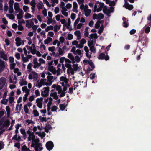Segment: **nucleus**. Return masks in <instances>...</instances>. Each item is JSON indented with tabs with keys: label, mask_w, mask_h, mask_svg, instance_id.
Masks as SVG:
<instances>
[{
	"label": "nucleus",
	"mask_w": 151,
	"mask_h": 151,
	"mask_svg": "<svg viewBox=\"0 0 151 151\" xmlns=\"http://www.w3.org/2000/svg\"><path fill=\"white\" fill-rule=\"evenodd\" d=\"M71 67V65H70V66H66L68 68L67 70V72L68 74L69 75H73L74 73L77 71H79L81 69V67L79 66L78 64L73 63Z\"/></svg>",
	"instance_id": "f257e3e1"
},
{
	"label": "nucleus",
	"mask_w": 151,
	"mask_h": 151,
	"mask_svg": "<svg viewBox=\"0 0 151 151\" xmlns=\"http://www.w3.org/2000/svg\"><path fill=\"white\" fill-rule=\"evenodd\" d=\"M60 84L63 87L64 91H66L67 88L70 86V84L69 83V80L65 75L60 77Z\"/></svg>",
	"instance_id": "f03ea898"
},
{
	"label": "nucleus",
	"mask_w": 151,
	"mask_h": 151,
	"mask_svg": "<svg viewBox=\"0 0 151 151\" xmlns=\"http://www.w3.org/2000/svg\"><path fill=\"white\" fill-rule=\"evenodd\" d=\"M28 78L29 80H32L33 82H36L38 81V73L35 71H32L29 72Z\"/></svg>",
	"instance_id": "7ed1b4c3"
},
{
	"label": "nucleus",
	"mask_w": 151,
	"mask_h": 151,
	"mask_svg": "<svg viewBox=\"0 0 151 151\" xmlns=\"http://www.w3.org/2000/svg\"><path fill=\"white\" fill-rule=\"evenodd\" d=\"M68 57L71 60L72 63H75L76 62H79L81 60V57H80V56H79L78 55H76L74 57L71 53L68 54Z\"/></svg>",
	"instance_id": "20e7f679"
},
{
	"label": "nucleus",
	"mask_w": 151,
	"mask_h": 151,
	"mask_svg": "<svg viewBox=\"0 0 151 151\" xmlns=\"http://www.w3.org/2000/svg\"><path fill=\"white\" fill-rule=\"evenodd\" d=\"M80 9L81 10H83L85 13V15L86 17H88L90 15L91 11L88 9V6L87 4H82L80 5Z\"/></svg>",
	"instance_id": "39448f33"
},
{
	"label": "nucleus",
	"mask_w": 151,
	"mask_h": 151,
	"mask_svg": "<svg viewBox=\"0 0 151 151\" xmlns=\"http://www.w3.org/2000/svg\"><path fill=\"white\" fill-rule=\"evenodd\" d=\"M22 90L23 93H25L23 97V101L24 102H25L27 99V97L29 94L30 90L27 88V86L22 87Z\"/></svg>",
	"instance_id": "423d86ee"
},
{
	"label": "nucleus",
	"mask_w": 151,
	"mask_h": 151,
	"mask_svg": "<svg viewBox=\"0 0 151 151\" xmlns=\"http://www.w3.org/2000/svg\"><path fill=\"white\" fill-rule=\"evenodd\" d=\"M104 4L102 2L97 1L94 7V12H97L101 11L104 6Z\"/></svg>",
	"instance_id": "0eeeda50"
},
{
	"label": "nucleus",
	"mask_w": 151,
	"mask_h": 151,
	"mask_svg": "<svg viewBox=\"0 0 151 151\" xmlns=\"http://www.w3.org/2000/svg\"><path fill=\"white\" fill-rule=\"evenodd\" d=\"M7 81L6 79L4 77H1L0 78V89L1 90L6 87Z\"/></svg>",
	"instance_id": "6e6552de"
},
{
	"label": "nucleus",
	"mask_w": 151,
	"mask_h": 151,
	"mask_svg": "<svg viewBox=\"0 0 151 151\" xmlns=\"http://www.w3.org/2000/svg\"><path fill=\"white\" fill-rule=\"evenodd\" d=\"M114 10V8L113 7H111L109 9H107L106 6H104L103 9L104 13L108 16H110V14L113 12Z\"/></svg>",
	"instance_id": "1a4fd4ad"
},
{
	"label": "nucleus",
	"mask_w": 151,
	"mask_h": 151,
	"mask_svg": "<svg viewBox=\"0 0 151 151\" xmlns=\"http://www.w3.org/2000/svg\"><path fill=\"white\" fill-rule=\"evenodd\" d=\"M17 79V76L13 74L10 75L8 78V81L10 83L16 84Z\"/></svg>",
	"instance_id": "9d476101"
},
{
	"label": "nucleus",
	"mask_w": 151,
	"mask_h": 151,
	"mask_svg": "<svg viewBox=\"0 0 151 151\" xmlns=\"http://www.w3.org/2000/svg\"><path fill=\"white\" fill-rule=\"evenodd\" d=\"M19 83L20 86H25L27 84L28 82L27 81V78L24 75L21 77L19 80Z\"/></svg>",
	"instance_id": "9b49d317"
},
{
	"label": "nucleus",
	"mask_w": 151,
	"mask_h": 151,
	"mask_svg": "<svg viewBox=\"0 0 151 151\" xmlns=\"http://www.w3.org/2000/svg\"><path fill=\"white\" fill-rule=\"evenodd\" d=\"M71 52H72L75 55H78L80 56V57H82L83 54L82 53L81 51L79 49H76V47H72L71 50Z\"/></svg>",
	"instance_id": "f8f14e48"
},
{
	"label": "nucleus",
	"mask_w": 151,
	"mask_h": 151,
	"mask_svg": "<svg viewBox=\"0 0 151 151\" xmlns=\"http://www.w3.org/2000/svg\"><path fill=\"white\" fill-rule=\"evenodd\" d=\"M50 88L49 87L44 88L42 91L41 95L43 97H47L49 94Z\"/></svg>",
	"instance_id": "ddd939ff"
},
{
	"label": "nucleus",
	"mask_w": 151,
	"mask_h": 151,
	"mask_svg": "<svg viewBox=\"0 0 151 151\" xmlns=\"http://www.w3.org/2000/svg\"><path fill=\"white\" fill-rule=\"evenodd\" d=\"M47 86H50L52 85V82L54 81V78L53 76H52L51 74H49L47 77Z\"/></svg>",
	"instance_id": "4468645a"
},
{
	"label": "nucleus",
	"mask_w": 151,
	"mask_h": 151,
	"mask_svg": "<svg viewBox=\"0 0 151 151\" xmlns=\"http://www.w3.org/2000/svg\"><path fill=\"white\" fill-rule=\"evenodd\" d=\"M43 101V98L42 97L37 98L36 100V103L37 105L40 109H41L42 107Z\"/></svg>",
	"instance_id": "2eb2a0df"
},
{
	"label": "nucleus",
	"mask_w": 151,
	"mask_h": 151,
	"mask_svg": "<svg viewBox=\"0 0 151 151\" xmlns=\"http://www.w3.org/2000/svg\"><path fill=\"white\" fill-rule=\"evenodd\" d=\"M27 133L29 135L28 137V141H30L35 139V136L34 135L33 132L30 131V129L27 131Z\"/></svg>",
	"instance_id": "dca6fc26"
},
{
	"label": "nucleus",
	"mask_w": 151,
	"mask_h": 151,
	"mask_svg": "<svg viewBox=\"0 0 151 151\" xmlns=\"http://www.w3.org/2000/svg\"><path fill=\"white\" fill-rule=\"evenodd\" d=\"M15 41L16 45L17 47L24 45V40H22L19 37H17L16 38Z\"/></svg>",
	"instance_id": "f3484780"
},
{
	"label": "nucleus",
	"mask_w": 151,
	"mask_h": 151,
	"mask_svg": "<svg viewBox=\"0 0 151 151\" xmlns=\"http://www.w3.org/2000/svg\"><path fill=\"white\" fill-rule=\"evenodd\" d=\"M26 47L27 49L31 51V53L32 54H35L36 50L34 44H32L31 46L26 45Z\"/></svg>",
	"instance_id": "a211bd4d"
},
{
	"label": "nucleus",
	"mask_w": 151,
	"mask_h": 151,
	"mask_svg": "<svg viewBox=\"0 0 151 151\" xmlns=\"http://www.w3.org/2000/svg\"><path fill=\"white\" fill-rule=\"evenodd\" d=\"M74 85L75 87V89L77 87L79 86H80L82 87H86V84L85 82L79 81L78 82H75L74 83Z\"/></svg>",
	"instance_id": "6ab92c4d"
},
{
	"label": "nucleus",
	"mask_w": 151,
	"mask_h": 151,
	"mask_svg": "<svg viewBox=\"0 0 151 151\" xmlns=\"http://www.w3.org/2000/svg\"><path fill=\"white\" fill-rule=\"evenodd\" d=\"M86 40L84 38H82L79 41V43L76 45V47L78 48H82L84 44L86 43Z\"/></svg>",
	"instance_id": "aec40b11"
},
{
	"label": "nucleus",
	"mask_w": 151,
	"mask_h": 151,
	"mask_svg": "<svg viewBox=\"0 0 151 151\" xmlns=\"http://www.w3.org/2000/svg\"><path fill=\"white\" fill-rule=\"evenodd\" d=\"M104 17V15L101 13H100L98 14H94L93 16V19L94 20H100L103 19Z\"/></svg>",
	"instance_id": "412c9836"
},
{
	"label": "nucleus",
	"mask_w": 151,
	"mask_h": 151,
	"mask_svg": "<svg viewBox=\"0 0 151 151\" xmlns=\"http://www.w3.org/2000/svg\"><path fill=\"white\" fill-rule=\"evenodd\" d=\"M15 14L16 15L17 19L19 20L23 17L24 12L22 10L15 13Z\"/></svg>",
	"instance_id": "4be33fe9"
},
{
	"label": "nucleus",
	"mask_w": 151,
	"mask_h": 151,
	"mask_svg": "<svg viewBox=\"0 0 151 151\" xmlns=\"http://www.w3.org/2000/svg\"><path fill=\"white\" fill-rule=\"evenodd\" d=\"M33 25H34V23L31 19L26 21V26L28 28H31Z\"/></svg>",
	"instance_id": "5701e85b"
},
{
	"label": "nucleus",
	"mask_w": 151,
	"mask_h": 151,
	"mask_svg": "<svg viewBox=\"0 0 151 151\" xmlns=\"http://www.w3.org/2000/svg\"><path fill=\"white\" fill-rule=\"evenodd\" d=\"M46 146L47 148L49 151H50L53 147L54 145L53 142L52 141H50L47 142L46 143Z\"/></svg>",
	"instance_id": "b1692460"
},
{
	"label": "nucleus",
	"mask_w": 151,
	"mask_h": 151,
	"mask_svg": "<svg viewBox=\"0 0 151 151\" xmlns=\"http://www.w3.org/2000/svg\"><path fill=\"white\" fill-rule=\"evenodd\" d=\"M6 64V62L0 59V72L4 70Z\"/></svg>",
	"instance_id": "393cba45"
},
{
	"label": "nucleus",
	"mask_w": 151,
	"mask_h": 151,
	"mask_svg": "<svg viewBox=\"0 0 151 151\" xmlns=\"http://www.w3.org/2000/svg\"><path fill=\"white\" fill-rule=\"evenodd\" d=\"M14 6L15 10V13L22 10V9L20 8V5L19 3H15L14 4Z\"/></svg>",
	"instance_id": "a878e982"
},
{
	"label": "nucleus",
	"mask_w": 151,
	"mask_h": 151,
	"mask_svg": "<svg viewBox=\"0 0 151 151\" xmlns=\"http://www.w3.org/2000/svg\"><path fill=\"white\" fill-rule=\"evenodd\" d=\"M98 58L101 59H104L106 60H107L109 59V57L108 55H106L105 56V54L104 53H102L99 55L98 57Z\"/></svg>",
	"instance_id": "bb28decb"
},
{
	"label": "nucleus",
	"mask_w": 151,
	"mask_h": 151,
	"mask_svg": "<svg viewBox=\"0 0 151 151\" xmlns=\"http://www.w3.org/2000/svg\"><path fill=\"white\" fill-rule=\"evenodd\" d=\"M32 141V144L31 145V146L32 147H34L36 150L37 149V145L38 142L37 139H35Z\"/></svg>",
	"instance_id": "cd10ccee"
},
{
	"label": "nucleus",
	"mask_w": 151,
	"mask_h": 151,
	"mask_svg": "<svg viewBox=\"0 0 151 151\" xmlns=\"http://www.w3.org/2000/svg\"><path fill=\"white\" fill-rule=\"evenodd\" d=\"M0 57L5 61L8 60L7 55L5 54L4 51H0Z\"/></svg>",
	"instance_id": "c85d7f7f"
},
{
	"label": "nucleus",
	"mask_w": 151,
	"mask_h": 151,
	"mask_svg": "<svg viewBox=\"0 0 151 151\" xmlns=\"http://www.w3.org/2000/svg\"><path fill=\"white\" fill-rule=\"evenodd\" d=\"M20 132L23 135V137L24 139L27 137V135L26 134L27 132H26L25 129L23 128H22L20 129Z\"/></svg>",
	"instance_id": "c756f323"
},
{
	"label": "nucleus",
	"mask_w": 151,
	"mask_h": 151,
	"mask_svg": "<svg viewBox=\"0 0 151 151\" xmlns=\"http://www.w3.org/2000/svg\"><path fill=\"white\" fill-rule=\"evenodd\" d=\"M84 50L86 52V54L87 57L90 58L91 56V53L89 52V50L87 46H85L84 48Z\"/></svg>",
	"instance_id": "7c9ffc66"
},
{
	"label": "nucleus",
	"mask_w": 151,
	"mask_h": 151,
	"mask_svg": "<svg viewBox=\"0 0 151 151\" xmlns=\"http://www.w3.org/2000/svg\"><path fill=\"white\" fill-rule=\"evenodd\" d=\"M12 139V140H15L18 142H20L21 140V138L19 135L15 134L13 137Z\"/></svg>",
	"instance_id": "2f4dec72"
},
{
	"label": "nucleus",
	"mask_w": 151,
	"mask_h": 151,
	"mask_svg": "<svg viewBox=\"0 0 151 151\" xmlns=\"http://www.w3.org/2000/svg\"><path fill=\"white\" fill-rule=\"evenodd\" d=\"M52 40V39L51 37H47V38L44 40V43L45 44L48 45L51 42Z\"/></svg>",
	"instance_id": "473e14b6"
},
{
	"label": "nucleus",
	"mask_w": 151,
	"mask_h": 151,
	"mask_svg": "<svg viewBox=\"0 0 151 151\" xmlns=\"http://www.w3.org/2000/svg\"><path fill=\"white\" fill-rule=\"evenodd\" d=\"M52 103L51 102H48L47 104V110L48 111L47 114L48 115H50L52 113L50 111L51 106L52 105Z\"/></svg>",
	"instance_id": "72a5a7b5"
},
{
	"label": "nucleus",
	"mask_w": 151,
	"mask_h": 151,
	"mask_svg": "<svg viewBox=\"0 0 151 151\" xmlns=\"http://www.w3.org/2000/svg\"><path fill=\"white\" fill-rule=\"evenodd\" d=\"M50 96L52 97L55 100H57L58 99L57 93L55 92H52L50 94Z\"/></svg>",
	"instance_id": "f704fd0d"
},
{
	"label": "nucleus",
	"mask_w": 151,
	"mask_h": 151,
	"mask_svg": "<svg viewBox=\"0 0 151 151\" xmlns=\"http://www.w3.org/2000/svg\"><path fill=\"white\" fill-rule=\"evenodd\" d=\"M73 8L72 10L73 12L76 13L78 12L77 10L78 9V5L77 3L76 2H74L73 3Z\"/></svg>",
	"instance_id": "c9c22d12"
},
{
	"label": "nucleus",
	"mask_w": 151,
	"mask_h": 151,
	"mask_svg": "<svg viewBox=\"0 0 151 151\" xmlns=\"http://www.w3.org/2000/svg\"><path fill=\"white\" fill-rule=\"evenodd\" d=\"M32 17H33V16ZM32 17V15L30 13L26 12L24 15V18L25 19H28L31 18Z\"/></svg>",
	"instance_id": "e433bc0d"
},
{
	"label": "nucleus",
	"mask_w": 151,
	"mask_h": 151,
	"mask_svg": "<svg viewBox=\"0 0 151 151\" xmlns=\"http://www.w3.org/2000/svg\"><path fill=\"white\" fill-rule=\"evenodd\" d=\"M74 34L77 37V40H79L81 38V32L80 31L77 30L76 31L74 32Z\"/></svg>",
	"instance_id": "4c0bfd02"
},
{
	"label": "nucleus",
	"mask_w": 151,
	"mask_h": 151,
	"mask_svg": "<svg viewBox=\"0 0 151 151\" xmlns=\"http://www.w3.org/2000/svg\"><path fill=\"white\" fill-rule=\"evenodd\" d=\"M123 20L124 21L123 23V26L124 27H127L128 26V20L125 18H123Z\"/></svg>",
	"instance_id": "58836bf2"
},
{
	"label": "nucleus",
	"mask_w": 151,
	"mask_h": 151,
	"mask_svg": "<svg viewBox=\"0 0 151 151\" xmlns=\"http://www.w3.org/2000/svg\"><path fill=\"white\" fill-rule=\"evenodd\" d=\"M124 5L126 9H128L129 10H131L133 8V6L132 5H130L127 3H125Z\"/></svg>",
	"instance_id": "ea45409f"
},
{
	"label": "nucleus",
	"mask_w": 151,
	"mask_h": 151,
	"mask_svg": "<svg viewBox=\"0 0 151 151\" xmlns=\"http://www.w3.org/2000/svg\"><path fill=\"white\" fill-rule=\"evenodd\" d=\"M67 11V9L66 8H65L64 9H62L61 12L62 14L65 17H67L68 15V13Z\"/></svg>",
	"instance_id": "a19ab883"
},
{
	"label": "nucleus",
	"mask_w": 151,
	"mask_h": 151,
	"mask_svg": "<svg viewBox=\"0 0 151 151\" xmlns=\"http://www.w3.org/2000/svg\"><path fill=\"white\" fill-rule=\"evenodd\" d=\"M41 41L42 40H40L38 44L39 45L40 48L45 51L46 50V47L42 42H41Z\"/></svg>",
	"instance_id": "79ce46f5"
},
{
	"label": "nucleus",
	"mask_w": 151,
	"mask_h": 151,
	"mask_svg": "<svg viewBox=\"0 0 151 151\" xmlns=\"http://www.w3.org/2000/svg\"><path fill=\"white\" fill-rule=\"evenodd\" d=\"M14 73L15 74H17V76H20L21 74V72L19 71V69L18 68H16L14 69Z\"/></svg>",
	"instance_id": "37998d69"
},
{
	"label": "nucleus",
	"mask_w": 151,
	"mask_h": 151,
	"mask_svg": "<svg viewBox=\"0 0 151 151\" xmlns=\"http://www.w3.org/2000/svg\"><path fill=\"white\" fill-rule=\"evenodd\" d=\"M22 104H18L16 105L15 110L17 111H19L22 108Z\"/></svg>",
	"instance_id": "c03bdc74"
},
{
	"label": "nucleus",
	"mask_w": 151,
	"mask_h": 151,
	"mask_svg": "<svg viewBox=\"0 0 151 151\" xmlns=\"http://www.w3.org/2000/svg\"><path fill=\"white\" fill-rule=\"evenodd\" d=\"M103 22V20L98 21L95 25V27L96 29H98L100 27L101 24H102Z\"/></svg>",
	"instance_id": "a18cd8bd"
},
{
	"label": "nucleus",
	"mask_w": 151,
	"mask_h": 151,
	"mask_svg": "<svg viewBox=\"0 0 151 151\" xmlns=\"http://www.w3.org/2000/svg\"><path fill=\"white\" fill-rule=\"evenodd\" d=\"M43 6V4L41 1H40L38 3L37 5V8L39 10L42 9Z\"/></svg>",
	"instance_id": "49530a36"
},
{
	"label": "nucleus",
	"mask_w": 151,
	"mask_h": 151,
	"mask_svg": "<svg viewBox=\"0 0 151 151\" xmlns=\"http://www.w3.org/2000/svg\"><path fill=\"white\" fill-rule=\"evenodd\" d=\"M52 128V127L49 124H47L45 127V131L46 132H48L49 130L51 129Z\"/></svg>",
	"instance_id": "de8ad7c7"
},
{
	"label": "nucleus",
	"mask_w": 151,
	"mask_h": 151,
	"mask_svg": "<svg viewBox=\"0 0 151 151\" xmlns=\"http://www.w3.org/2000/svg\"><path fill=\"white\" fill-rule=\"evenodd\" d=\"M33 65L32 63H30L27 65V72L28 73L32 71V68Z\"/></svg>",
	"instance_id": "09e8293b"
},
{
	"label": "nucleus",
	"mask_w": 151,
	"mask_h": 151,
	"mask_svg": "<svg viewBox=\"0 0 151 151\" xmlns=\"http://www.w3.org/2000/svg\"><path fill=\"white\" fill-rule=\"evenodd\" d=\"M148 38L147 37H143L141 40V43L143 44V45H145V44L148 41Z\"/></svg>",
	"instance_id": "8fccbe9b"
},
{
	"label": "nucleus",
	"mask_w": 151,
	"mask_h": 151,
	"mask_svg": "<svg viewBox=\"0 0 151 151\" xmlns=\"http://www.w3.org/2000/svg\"><path fill=\"white\" fill-rule=\"evenodd\" d=\"M89 38L90 39H96L98 38L97 35L96 33L91 34L89 36Z\"/></svg>",
	"instance_id": "3c124183"
},
{
	"label": "nucleus",
	"mask_w": 151,
	"mask_h": 151,
	"mask_svg": "<svg viewBox=\"0 0 151 151\" xmlns=\"http://www.w3.org/2000/svg\"><path fill=\"white\" fill-rule=\"evenodd\" d=\"M6 110L7 112V115L8 117H9L10 116V113L11 112L9 106H6Z\"/></svg>",
	"instance_id": "603ef678"
},
{
	"label": "nucleus",
	"mask_w": 151,
	"mask_h": 151,
	"mask_svg": "<svg viewBox=\"0 0 151 151\" xmlns=\"http://www.w3.org/2000/svg\"><path fill=\"white\" fill-rule=\"evenodd\" d=\"M88 64L90 65V66L92 68V69H90V68H88L87 69L88 71H89L90 70H92L95 67L94 64L91 61L89 62Z\"/></svg>",
	"instance_id": "864d4df0"
},
{
	"label": "nucleus",
	"mask_w": 151,
	"mask_h": 151,
	"mask_svg": "<svg viewBox=\"0 0 151 151\" xmlns=\"http://www.w3.org/2000/svg\"><path fill=\"white\" fill-rule=\"evenodd\" d=\"M88 64L90 65V66L92 68V69H90V68H88L87 69L88 71H89L90 70H92L95 67L94 64L91 61L89 62Z\"/></svg>",
	"instance_id": "5fc2aeb1"
},
{
	"label": "nucleus",
	"mask_w": 151,
	"mask_h": 151,
	"mask_svg": "<svg viewBox=\"0 0 151 151\" xmlns=\"http://www.w3.org/2000/svg\"><path fill=\"white\" fill-rule=\"evenodd\" d=\"M7 101L10 104H12L14 102V98L13 96H10L8 99Z\"/></svg>",
	"instance_id": "6e6d98bb"
},
{
	"label": "nucleus",
	"mask_w": 151,
	"mask_h": 151,
	"mask_svg": "<svg viewBox=\"0 0 151 151\" xmlns=\"http://www.w3.org/2000/svg\"><path fill=\"white\" fill-rule=\"evenodd\" d=\"M84 25V24L81 23H80L78 24L74 28L75 29H80Z\"/></svg>",
	"instance_id": "4d7b16f0"
},
{
	"label": "nucleus",
	"mask_w": 151,
	"mask_h": 151,
	"mask_svg": "<svg viewBox=\"0 0 151 151\" xmlns=\"http://www.w3.org/2000/svg\"><path fill=\"white\" fill-rule=\"evenodd\" d=\"M47 80L46 79H41L40 81V83L42 85L47 86Z\"/></svg>",
	"instance_id": "13d9d810"
},
{
	"label": "nucleus",
	"mask_w": 151,
	"mask_h": 151,
	"mask_svg": "<svg viewBox=\"0 0 151 151\" xmlns=\"http://www.w3.org/2000/svg\"><path fill=\"white\" fill-rule=\"evenodd\" d=\"M34 122L32 120L27 119L25 122V124L26 125H29L31 124H33Z\"/></svg>",
	"instance_id": "bf43d9fd"
},
{
	"label": "nucleus",
	"mask_w": 151,
	"mask_h": 151,
	"mask_svg": "<svg viewBox=\"0 0 151 151\" xmlns=\"http://www.w3.org/2000/svg\"><path fill=\"white\" fill-rule=\"evenodd\" d=\"M21 56L23 63H26L29 61V60L28 59L26 56H24L23 55H22Z\"/></svg>",
	"instance_id": "052dcab7"
},
{
	"label": "nucleus",
	"mask_w": 151,
	"mask_h": 151,
	"mask_svg": "<svg viewBox=\"0 0 151 151\" xmlns=\"http://www.w3.org/2000/svg\"><path fill=\"white\" fill-rule=\"evenodd\" d=\"M71 24V20L70 18L68 19L67 20V22L66 23L65 26L67 29H69L70 27V25Z\"/></svg>",
	"instance_id": "680f3d73"
},
{
	"label": "nucleus",
	"mask_w": 151,
	"mask_h": 151,
	"mask_svg": "<svg viewBox=\"0 0 151 151\" xmlns=\"http://www.w3.org/2000/svg\"><path fill=\"white\" fill-rule=\"evenodd\" d=\"M32 114L34 116L37 117L39 115V113L38 111L36 109H34L32 111Z\"/></svg>",
	"instance_id": "e2e57ef3"
},
{
	"label": "nucleus",
	"mask_w": 151,
	"mask_h": 151,
	"mask_svg": "<svg viewBox=\"0 0 151 151\" xmlns=\"http://www.w3.org/2000/svg\"><path fill=\"white\" fill-rule=\"evenodd\" d=\"M143 29L145 30V32L146 33H148L150 30V27L149 26L146 27L145 26Z\"/></svg>",
	"instance_id": "0e129e2a"
},
{
	"label": "nucleus",
	"mask_w": 151,
	"mask_h": 151,
	"mask_svg": "<svg viewBox=\"0 0 151 151\" xmlns=\"http://www.w3.org/2000/svg\"><path fill=\"white\" fill-rule=\"evenodd\" d=\"M58 52L59 54L60 55H63L65 52L63 50L62 48L59 47L58 49Z\"/></svg>",
	"instance_id": "69168bd1"
},
{
	"label": "nucleus",
	"mask_w": 151,
	"mask_h": 151,
	"mask_svg": "<svg viewBox=\"0 0 151 151\" xmlns=\"http://www.w3.org/2000/svg\"><path fill=\"white\" fill-rule=\"evenodd\" d=\"M53 27L52 26L50 25L47 26L45 28V30L46 32H47L49 30H52L53 29Z\"/></svg>",
	"instance_id": "338daca9"
},
{
	"label": "nucleus",
	"mask_w": 151,
	"mask_h": 151,
	"mask_svg": "<svg viewBox=\"0 0 151 151\" xmlns=\"http://www.w3.org/2000/svg\"><path fill=\"white\" fill-rule=\"evenodd\" d=\"M6 16L11 20H13L15 18V17L13 14H7Z\"/></svg>",
	"instance_id": "774afa93"
}]
</instances>
